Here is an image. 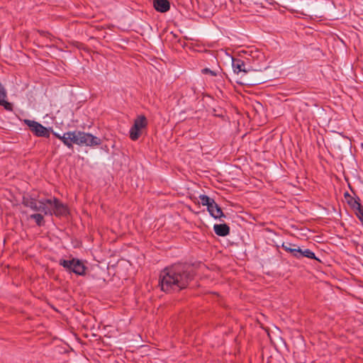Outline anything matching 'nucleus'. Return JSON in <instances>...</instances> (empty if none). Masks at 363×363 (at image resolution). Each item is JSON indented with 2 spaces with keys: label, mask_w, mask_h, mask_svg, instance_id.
Here are the masks:
<instances>
[{
  "label": "nucleus",
  "mask_w": 363,
  "mask_h": 363,
  "mask_svg": "<svg viewBox=\"0 0 363 363\" xmlns=\"http://www.w3.org/2000/svg\"><path fill=\"white\" fill-rule=\"evenodd\" d=\"M79 130L69 131V143L73 145L76 144L79 145V135H78Z\"/></svg>",
  "instance_id": "obj_15"
},
{
  "label": "nucleus",
  "mask_w": 363,
  "mask_h": 363,
  "mask_svg": "<svg viewBox=\"0 0 363 363\" xmlns=\"http://www.w3.org/2000/svg\"><path fill=\"white\" fill-rule=\"evenodd\" d=\"M147 126V121L145 116H138L134 121L133 125L130 130V138L135 141L138 140L141 135V131L143 129L146 128Z\"/></svg>",
  "instance_id": "obj_4"
},
{
  "label": "nucleus",
  "mask_w": 363,
  "mask_h": 363,
  "mask_svg": "<svg viewBox=\"0 0 363 363\" xmlns=\"http://www.w3.org/2000/svg\"><path fill=\"white\" fill-rule=\"evenodd\" d=\"M257 75V73L255 72H252V73H250L249 77H255Z\"/></svg>",
  "instance_id": "obj_23"
},
{
  "label": "nucleus",
  "mask_w": 363,
  "mask_h": 363,
  "mask_svg": "<svg viewBox=\"0 0 363 363\" xmlns=\"http://www.w3.org/2000/svg\"><path fill=\"white\" fill-rule=\"evenodd\" d=\"M30 218L34 220L38 226H43L45 224L44 216L40 213L31 214Z\"/></svg>",
  "instance_id": "obj_16"
},
{
  "label": "nucleus",
  "mask_w": 363,
  "mask_h": 363,
  "mask_svg": "<svg viewBox=\"0 0 363 363\" xmlns=\"http://www.w3.org/2000/svg\"><path fill=\"white\" fill-rule=\"evenodd\" d=\"M201 73L203 74H210L213 77L217 76V72L214 70H211L209 68H204L201 70Z\"/></svg>",
  "instance_id": "obj_20"
},
{
  "label": "nucleus",
  "mask_w": 363,
  "mask_h": 363,
  "mask_svg": "<svg viewBox=\"0 0 363 363\" xmlns=\"http://www.w3.org/2000/svg\"><path fill=\"white\" fill-rule=\"evenodd\" d=\"M199 199L203 206H206L207 208L213 202V199L206 195H200Z\"/></svg>",
  "instance_id": "obj_18"
},
{
  "label": "nucleus",
  "mask_w": 363,
  "mask_h": 363,
  "mask_svg": "<svg viewBox=\"0 0 363 363\" xmlns=\"http://www.w3.org/2000/svg\"><path fill=\"white\" fill-rule=\"evenodd\" d=\"M350 196H351L348 192H345V199L347 200L348 199H350Z\"/></svg>",
  "instance_id": "obj_24"
},
{
  "label": "nucleus",
  "mask_w": 363,
  "mask_h": 363,
  "mask_svg": "<svg viewBox=\"0 0 363 363\" xmlns=\"http://www.w3.org/2000/svg\"><path fill=\"white\" fill-rule=\"evenodd\" d=\"M194 275V267L186 263L166 267L160 277L161 289L165 292L179 291L189 286Z\"/></svg>",
  "instance_id": "obj_1"
},
{
  "label": "nucleus",
  "mask_w": 363,
  "mask_h": 363,
  "mask_svg": "<svg viewBox=\"0 0 363 363\" xmlns=\"http://www.w3.org/2000/svg\"><path fill=\"white\" fill-rule=\"evenodd\" d=\"M38 33L41 35V36H43V37H46V38H49L50 34L47 32V31H44V30H38Z\"/></svg>",
  "instance_id": "obj_22"
},
{
  "label": "nucleus",
  "mask_w": 363,
  "mask_h": 363,
  "mask_svg": "<svg viewBox=\"0 0 363 363\" xmlns=\"http://www.w3.org/2000/svg\"><path fill=\"white\" fill-rule=\"evenodd\" d=\"M22 204L34 211H40L44 215L52 216V209L48 207V205L52 206V199H43L38 201L31 195H26L23 196Z\"/></svg>",
  "instance_id": "obj_2"
},
{
  "label": "nucleus",
  "mask_w": 363,
  "mask_h": 363,
  "mask_svg": "<svg viewBox=\"0 0 363 363\" xmlns=\"http://www.w3.org/2000/svg\"><path fill=\"white\" fill-rule=\"evenodd\" d=\"M208 211L210 215L216 219L225 218V216L223 213L220 207L216 203L215 201L211 203V204L207 208Z\"/></svg>",
  "instance_id": "obj_8"
},
{
  "label": "nucleus",
  "mask_w": 363,
  "mask_h": 363,
  "mask_svg": "<svg viewBox=\"0 0 363 363\" xmlns=\"http://www.w3.org/2000/svg\"><path fill=\"white\" fill-rule=\"evenodd\" d=\"M24 123L29 127L30 130L37 137H50L49 130L40 123L26 119Z\"/></svg>",
  "instance_id": "obj_5"
},
{
  "label": "nucleus",
  "mask_w": 363,
  "mask_h": 363,
  "mask_svg": "<svg viewBox=\"0 0 363 363\" xmlns=\"http://www.w3.org/2000/svg\"><path fill=\"white\" fill-rule=\"evenodd\" d=\"M53 135L58 139H60L65 145H66L68 148H73V145L69 143V131L65 133L62 135H60V134L57 133H53Z\"/></svg>",
  "instance_id": "obj_14"
},
{
  "label": "nucleus",
  "mask_w": 363,
  "mask_h": 363,
  "mask_svg": "<svg viewBox=\"0 0 363 363\" xmlns=\"http://www.w3.org/2000/svg\"><path fill=\"white\" fill-rule=\"evenodd\" d=\"M232 66L234 72L239 73L243 72L247 74V71L245 69V62L238 58H232Z\"/></svg>",
  "instance_id": "obj_11"
},
{
  "label": "nucleus",
  "mask_w": 363,
  "mask_h": 363,
  "mask_svg": "<svg viewBox=\"0 0 363 363\" xmlns=\"http://www.w3.org/2000/svg\"><path fill=\"white\" fill-rule=\"evenodd\" d=\"M355 210V213L357 216L359 218V220L363 223V206L360 205L359 208H357Z\"/></svg>",
  "instance_id": "obj_19"
},
{
  "label": "nucleus",
  "mask_w": 363,
  "mask_h": 363,
  "mask_svg": "<svg viewBox=\"0 0 363 363\" xmlns=\"http://www.w3.org/2000/svg\"><path fill=\"white\" fill-rule=\"evenodd\" d=\"M359 198H353L352 196H350V199H347V202L350 206L354 210L357 208H359L361 203L359 202Z\"/></svg>",
  "instance_id": "obj_17"
},
{
  "label": "nucleus",
  "mask_w": 363,
  "mask_h": 363,
  "mask_svg": "<svg viewBox=\"0 0 363 363\" xmlns=\"http://www.w3.org/2000/svg\"><path fill=\"white\" fill-rule=\"evenodd\" d=\"M248 82L252 85L260 84L264 82V79L262 78H255L249 80Z\"/></svg>",
  "instance_id": "obj_21"
},
{
  "label": "nucleus",
  "mask_w": 363,
  "mask_h": 363,
  "mask_svg": "<svg viewBox=\"0 0 363 363\" xmlns=\"http://www.w3.org/2000/svg\"><path fill=\"white\" fill-rule=\"evenodd\" d=\"M78 135H79V146L86 145V146H96L99 145L101 143V140L93 135L91 133H85L83 131H79Z\"/></svg>",
  "instance_id": "obj_6"
},
{
  "label": "nucleus",
  "mask_w": 363,
  "mask_h": 363,
  "mask_svg": "<svg viewBox=\"0 0 363 363\" xmlns=\"http://www.w3.org/2000/svg\"><path fill=\"white\" fill-rule=\"evenodd\" d=\"M281 247L287 252H289L293 257L297 258L298 247L291 242H283Z\"/></svg>",
  "instance_id": "obj_12"
},
{
  "label": "nucleus",
  "mask_w": 363,
  "mask_h": 363,
  "mask_svg": "<svg viewBox=\"0 0 363 363\" xmlns=\"http://www.w3.org/2000/svg\"><path fill=\"white\" fill-rule=\"evenodd\" d=\"M52 209V215L55 214L56 216H65L68 214V209L67 206L63 204L58 199L54 198L52 200V206H49Z\"/></svg>",
  "instance_id": "obj_7"
},
{
  "label": "nucleus",
  "mask_w": 363,
  "mask_h": 363,
  "mask_svg": "<svg viewBox=\"0 0 363 363\" xmlns=\"http://www.w3.org/2000/svg\"><path fill=\"white\" fill-rule=\"evenodd\" d=\"M59 264L69 273L72 272L79 276H84L86 274V267L79 259L72 258L69 260L62 259L59 261Z\"/></svg>",
  "instance_id": "obj_3"
},
{
  "label": "nucleus",
  "mask_w": 363,
  "mask_h": 363,
  "mask_svg": "<svg viewBox=\"0 0 363 363\" xmlns=\"http://www.w3.org/2000/svg\"><path fill=\"white\" fill-rule=\"evenodd\" d=\"M153 6L156 11L164 13L169 10L170 4L167 0H153Z\"/></svg>",
  "instance_id": "obj_9"
},
{
  "label": "nucleus",
  "mask_w": 363,
  "mask_h": 363,
  "mask_svg": "<svg viewBox=\"0 0 363 363\" xmlns=\"http://www.w3.org/2000/svg\"><path fill=\"white\" fill-rule=\"evenodd\" d=\"M215 233L221 237H225L230 233V227L225 224H216L213 226Z\"/></svg>",
  "instance_id": "obj_10"
},
{
  "label": "nucleus",
  "mask_w": 363,
  "mask_h": 363,
  "mask_svg": "<svg viewBox=\"0 0 363 363\" xmlns=\"http://www.w3.org/2000/svg\"><path fill=\"white\" fill-rule=\"evenodd\" d=\"M303 257H307L320 261L315 255L314 252L309 249L302 250L298 247V252L297 259H301Z\"/></svg>",
  "instance_id": "obj_13"
}]
</instances>
